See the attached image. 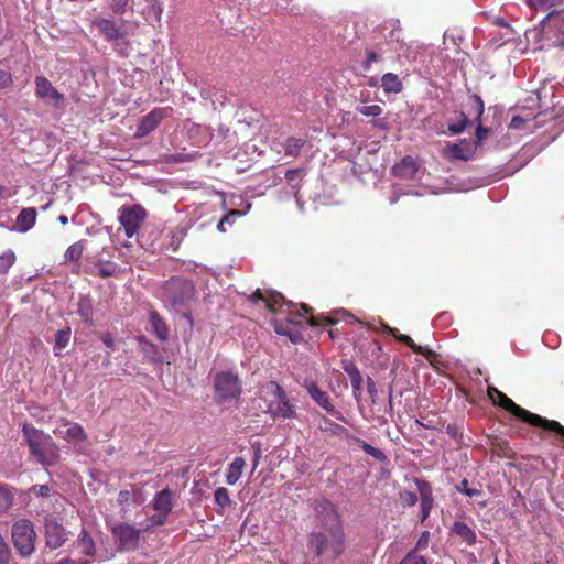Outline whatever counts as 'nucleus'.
<instances>
[{
  "label": "nucleus",
  "instance_id": "obj_32",
  "mask_svg": "<svg viewBox=\"0 0 564 564\" xmlns=\"http://www.w3.org/2000/svg\"><path fill=\"white\" fill-rule=\"evenodd\" d=\"M528 7L533 11L556 12V8L564 3V0H525Z\"/></svg>",
  "mask_w": 564,
  "mask_h": 564
},
{
  "label": "nucleus",
  "instance_id": "obj_1",
  "mask_svg": "<svg viewBox=\"0 0 564 564\" xmlns=\"http://www.w3.org/2000/svg\"><path fill=\"white\" fill-rule=\"evenodd\" d=\"M326 522L319 532L311 533L307 546L316 556H325L335 560L340 556L345 550V534L334 505H328Z\"/></svg>",
  "mask_w": 564,
  "mask_h": 564
},
{
  "label": "nucleus",
  "instance_id": "obj_19",
  "mask_svg": "<svg viewBox=\"0 0 564 564\" xmlns=\"http://www.w3.org/2000/svg\"><path fill=\"white\" fill-rule=\"evenodd\" d=\"M173 498L174 492L171 489L165 488L155 494L151 501V506L156 512L170 514L173 509Z\"/></svg>",
  "mask_w": 564,
  "mask_h": 564
},
{
  "label": "nucleus",
  "instance_id": "obj_49",
  "mask_svg": "<svg viewBox=\"0 0 564 564\" xmlns=\"http://www.w3.org/2000/svg\"><path fill=\"white\" fill-rule=\"evenodd\" d=\"M457 490L469 498L479 496L481 494V491L477 488H469L467 479H463L460 481V484L457 486Z\"/></svg>",
  "mask_w": 564,
  "mask_h": 564
},
{
  "label": "nucleus",
  "instance_id": "obj_20",
  "mask_svg": "<svg viewBox=\"0 0 564 564\" xmlns=\"http://www.w3.org/2000/svg\"><path fill=\"white\" fill-rule=\"evenodd\" d=\"M471 99L474 100L475 106H476V113H477L476 120L478 121V126H477L476 133H475V138H476L475 145L479 147L482 144L484 140L488 137L490 130L488 128H485L480 123L481 117L485 111V105H484L482 99L478 95H473Z\"/></svg>",
  "mask_w": 564,
  "mask_h": 564
},
{
  "label": "nucleus",
  "instance_id": "obj_5",
  "mask_svg": "<svg viewBox=\"0 0 564 564\" xmlns=\"http://www.w3.org/2000/svg\"><path fill=\"white\" fill-rule=\"evenodd\" d=\"M36 533L28 519L18 520L12 527V542L22 556L31 555L35 550Z\"/></svg>",
  "mask_w": 564,
  "mask_h": 564
},
{
  "label": "nucleus",
  "instance_id": "obj_31",
  "mask_svg": "<svg viewBox=\"0 0 564 564\" xmlns=\"http://www.w3.org/2000/svg\"><path fill=\"white\" fill-rule=\"evenodd\" d=\"M381 86L384 93H401L403 89V84L399 76L394 73H386L381 77Z\"/></svg>",
  "mask_w": 564,
  "mask_h": 564
},
{
  "label": "nucleus",
  "instance_id": "obj_50",
  "mask_svg": "<svg viewBox=\"0 0 564 564\" xmlns=\"http://www.w3.org/2000/svg\"><path fill=\"white\" fill-rule=\"evenodd\" d=\"M52 487L48 485H33L29 492L36 496V497H48L51 494Z\"/></svg>",
  "mask_w": 564,
  "mask_h": 564
},
{
  "label": "nucleus",
  "instance_id": "obj_54",
  "mask_svg": "<svg viewBox=\"0 0 564 564\" xmlns=\"http://www.w3.org/2000/svg\"><path fill=\"white\" fill-rule=\"evenodd\" d=\"M167 516L166 513H163V512H156L155 514H153L151 518H150V522L151 524L148 525L145 528V530H150L151 527H160V525H163L165 524L166 522V519H167Z\"/></svg>",
  "mask_w": 564,
  "mask_h": 564
},
{
  "label": "nucleus",
  "instance_id": "obj_57",
  "mask_svg": "<svg viewBox=\"0 0 564 564\" xmlns=\"http://www.w3.org/2000/svg\"><path fill=\"white\" fill-rule=\"evenodd\" d=\"M446 433L453 438V440H459L463 436L462 429L458 426V424L453 423L448 424L446 426Z\"/></svg>",
  "mask_w": 564,
  "mask_h": 564
},
{
  "label": "nucleus",
  "instance_id": "obj_6",
  "mask_svg": "<svg viewBox=\"0 0 564 564\" xmlns=\"http://www.w3.org/2000/svg\"><path fill=\"white\" fill-rule=\"evenodd\" d=\"M163 297L173 306L185 305L194 295V285L183 278H171L163 286Z\"/></svg>",
  "mask_w": 564,
  "mask_h": 564
},
{
  "label": "nucleus",
  "instance_id": "obj_48",
  "mask_svg": "<svg viewBox=\"0 0 564 564\" xmlns=\"http://www.w3.org/2000/svg\"><path fill=\"white\" fill-rule=\"evenodd\" d=\"M400 564H426V560L416 550L410 551Z\"/></svg>",
  "mask_w": 564,
  "mask_h": 564
},
{
  "label": "nucleus",
  "instance_id": "obj_18",
  "mask_svg": "<svg viewBox=\"0 0 564 564\" xmlns=\"http://www.w3.org/2000/svg\"><path fill=\"white\" fill-rule=\"evenodd\" d=\"M250 301L253 303L259 301L264 302L265 307L272 313L279 312L280 308L285 304V301L281 294H265L259 289L250 295Z\"/></svg>",
  "mask_w": 564,
  "mask_h": 564
},
{
  "label": "nucleus",
  "instance_id": "obj_38",
  "mask_svg": "<svg viewBox=\"0 0 564 564\" xmlns=\"http://www.w3.org/2000/svg\"><path fill=\"white\" fill-rule=\"evenodd\" d=\"M351 441L358 444L365 451V453L376 458L377 460L384 462L387 459L386 454L381 449L373 447L372 445L362 441L361 438L352 436Z\"/></svg>",
  "mask_w": 564,
  "mask_h": 564
},
{
  "label": "nucleus",
  "instance_id": "obj_28",
  "mask_svg": "<svg viewBox=\"0 0 564 564\" xmlns=\"http://www.w3.org/2000/svg\"><path fill=\"white\" fill-rule=\"evenodd\" d=\"M490 451L494 455L500 458H511L513 456V451L509 446V443L505 440H501L497 436L490 440Z\"/></svg>",
  "mask_w": 564,
  "mask_h": 564
},
{
  "label": "nucleus",
  "instance_id": "obj_58",
  "mask_svg": "<svg viewBox=\"0 0 564 564\" xmlns=\"http://www.w3.org/2000/svg\"><path fill=\"white\" fill-rule=\"evenodd\" d=\"M308 324L311 326H318V325H322V324H325V325H330V324H334L335 321L330 317H327V316H323V317H314V316H311L308 319H307Z\"/></svg>",
  "mask_w": 564,
  "mask_h": 564
},
{
  "label": "nucleus",
  "instance_id": "obj_63",
  "mask_svg": "<svg viewBox=\"0 0 564 564\" xmlns=\"http://www.w3.org/2000/svg\"><path fill=\"white\" fill-rule=\"evenodd\" d=\"M91 563H93V561L88 560V558L80 560V561L76 562L69 557H66V558H62L61 561L56 562L55 564H91Z\"/></svg>",
  "mask_w": 564,
  "mask_h": 564
},
{
  "label": "nucleus",
  "instance_id": "obj_59",
  "mask_svg": "<svg viewBox=\"0 0 564 564\" xmlns=\"http://www.w3.org/2000/svg\"><path fill=\"white\" fill-rule=\"evenodd\" d=\"M12 85V76L9 72L0 69V89Z\"/></svg>",
  "mask_w": 564,
  "mask_h": 564
},
{
  "label": "nucleus",
  "instance_id": "obj_61",
  "mask_svg": "<svg viewBox=\"0 0 564 564\" xmlns=\"http://www.w3.org/2000/svg\"><path fill=\"white\" fill-rule=\"evenodd\" d=\"M367 391L371 398V402L375 403L377 397V388L375 381L370 377L367 379Z\"/></svg>",
  "mask_w": 564,
  "mask_h": 564
},
{
  "label": "nucleus",
  "instance_id": "obj_26",
  "mask_svg": "<svg viewBox=\"0 0 564 564\" xmlns=\"http://www.w3.org/2000/svg\"><path fill=\"white\" fill-rule=\"evenodd\" d=\"M77 314L87 326H94V307L89 296H82L77 302Z\"/></svg>",
  "mask_w": 564,
  "mask_h": 564
},
{
  "label": "nucleus",
  "instance_id": "obj_9",
  "mask_svg": "<svg viewBox=\"0 0 564 564\" xmlns=\"http://www.w3.org/2000/svg\"><path fill=\"white\" fill-rule=\"evenodd\" d=\"M274 400L269 405V412L273 417L292 419L295 417V408L289 400L283 388L275 381L269 383Z\"/></svg>",
  "mask_w": 564,
  "mask_h": 564
},
{
  "label": "nucleus",
  "instance_id": "obj_45",
  "mask_svg": "<svg viewBox=\"0 0 564 564\" xmlns=\"http://www.w3.org/2000/svg\"><path fill=\"white\" fill-rule=\"evenodd\" d=\"M399 499L403 507H413L419 500L415 492L406 489L399 491Z\"/></svg>",
  "mask_w": 564,
  "mask_h": 564
},
{
  "label": "nucleus",
  "instance_id": "obj_27",
  "mask_svg": "<svg viewBox=\"0 0 564 564\" xmlns=\"http://www.w3.org/2000/svg\"><path fill=\"white\" fill-rule=\"evenodd\" d=\"M452 532L457 534L468 545H474L477 541L476 533L465 522L456 521L452 527Z\"/></svg>",
  "mask_w": 564,
  "mask_h": 564
},
{
  "label": "nucleus",
  "instance_id": "obj_55",
  "mask_svg": "<svg viewBox=\"0 0 564 564\" xmlns=\"http://www.w3.org/2000/svg\"><path fill=\"white\" fill-rule=\"evenodd\" d=\"M305 174V171L303 169H290L285 172V180L289 183H293L296 180H301Z\"/></svg>",
  "mask_w": 564,
  "mask_h": 564
},
{
  "label": "nucleus",
  "instance_id": "obj_36",
  "mask_svg": "<svg viewBox=\"0 0 564 564\" xmlns=\"http://www.w3.org/2000/svg\"><path fill=\"white\" fill-rule=\"evenodd\" d=\"M84 249V241H77L70 245L65 251V261L75 262L76 267L79 268V259L83 256Z\"/></svg>",
  "mask_w": 564,
  "mask_h": 564
},
{
  "label": "nucleus",
  "instance_id": "obj_17",
  "mask_svg": "<svg viewBox=\"0 0 564 564\" xmlns=\"http://www.w3.org/2000/svg\"><path fill=\"white\" fill-rule=\"evenodd\" d=\"M415 485L420 494L421 500V522H424L431 513L434 506L433 490L430 482L421 479H415Z\"/></svg>",
  "mask_w": 564,
  "mask_h": 564
},
{
  "label": "nucleus",
  "instance_id": "obj_11",
  "mask_svg": "<svg viewBox=\"0 0 564 564\" xmlns=\"http://www.w3.org/2000/svg\"><path fill=\"white\" fill-rule=\"evenodd\" d=\"M173 113L172 107L154 108L148 115L141 118L137 131L135 138L141 139L153 132L161 122L171 117Z\"/></svg>",
  "mask_w": 564,
  "mask_h": 564
},
{
  "label": "nucleus",
  "instance_id": "obj_23",
  "mask_svg": "<svg viewBox=\"0 0 564 564\" xmlns=\"http://www.w3.org/2000/svg\"><path fill=\"white\" fill-rule=\"evenodd\" d=\"M37 213L34 207L23 208L15 219V228L20 232L30 230L36 221Z\"/></svg>",
  "mask_w": 564,
  "mask_h": 564
},
{
  "label": "nucleus",
  "instance_id": "obj_22",
  "mask_svg": "<svg viewBox=\"0 0 564 564\" xmlns=\"http://www.w3.org/2000/svg\"><path fill=\"white\" fill-rule=\"evenodd\" d=\"M149 321L152 328V333L161 340L165 341L169 339L170 329L164 321V318L160 315V313L155 310H151L149 312Z\"/></svg>",
  "mask_w": 564,
  "mask_h": 564
},
{
  "label": "nucleus",
  "instance_id": "obj_15",
  "mask_svg": "<svg viewBox=\"0 0 564 564\" xmlns=\"http://www.w3.org/2000/svg\"><path fill=\"white\" fill-rule=\"evenodd\" d=\"M93 25L102 34L108 42H117L127 35L122 25L107 18H96Z\"/></svg>",
  "mask_w": 564,
  "mask_h": 564
},
{
  "label": "nucleus",
  "instance_id": "obj_34",
  "mask_svg": "<svg viewBox=\"0 0 564 564\" xmlns=\"http://www.w3.org/2000/svg\"><path fill=\"white\" fill-rule=\"evenodd\" d=\"M306 140L304 138L289 137L284 142V153L288 156L297 158L301 154Z\"/></svg>",
  "mask_w": 564,
  "mask_h": 564
},
{
  "label": "nucleus",
  "instance_id": "obj_13",
  "mask_svg": "<svg viewBox=\"0 0 564 564\" xmlns=\"http://www.w3.org/2000/svg\"><path fill=\"white\" fill-rule=\"evenodd\" d=\"M45 543L51 550H56L64 545L68 539L65 527L59 523L55 518H45Z\"/></svg>",
  "mask_w": 564,
  "mask_h": 564
},
{
  "label": "nucleus",
  "instance_id": "obj_3",
  "mask_svg": "<svg viewBox=\"0 0 564 564\" xmlns=\"http://www.w3.org/2000/svg\"><path fill=\"white\" fill-rule=\"evenodd\" d=\"M22 433L31 455L37 463L44 467H51L59 462V448L48 434L30 423L22 425Z\"/></svg>",
  "mask_w": 564,
  "mask_h": 564
},
{
  "label": "nucleus",
  "instance_id": "obj_35",
  "mask_svg": "<svg viewBox=\"0 0 564 564\" xmlns=\"http://www.w3.org/2000/svg\"><path fill=\"white\" fill-rule=\"evenodd\" d=\"M14 492L12 487L0 484V514L7 512L13 503Z\"/></svg>",
  "mask_w": 564,
  "mask_h": 564
},
{
  "label": "nucleus",
  "instance_id": "obj_53",
  "mask_svg": "<svg viewBox=\"0 0 564 564\" xmlns=\"http://www.w3.org/2000/svg\"><path fill=\"white\" fill-rule=\"evenodd\" d=\"M378 61H380V55L373 50H367L366 59L362 63L364 69L369 70L371 65Z\"/></svg>",
  "mask_w": 564,
  "mask_h": 564
},
{
  "label": "nucleus",
  "instance_id": "obj_56",
  "mask_svg": "<svg viewBox=\"0 0 564 564\" xmlns=\"http://www.w3.org/2000/svg\"><path fill=\"white\" fill-rule=\"evenodd\" d=\"M240 215H241V212H239V210H236V209L230 210L225 216H223V218L220 219V221L217 225V229L220 232H225L226 228H224V223H230V219L232 217H237V216H240Z\"/></svg>",
  "mask_w": 564,
  "mask_h": 564
},
{
  "label": "nucleus",
  "instance_id": "obj_24",
  "mask_svg": "<svg viewBox=\"0 0 564 564\" xmlns=\"http://www.w3.org/2000/svg\"><path fill=\"white\" fill-rule=\"evenodd\" d=\"M76 547L78 549L82 555L88 557H95L96 555V544L93 536L88 533L86 529H82L76 542Z\"/></svg>",
  "mask_w": 564,
  "mask_h": 564
},
{
  "label": "nucleus",
  "instance_id": "obj_46",
  "mask_svg": "<svg viewBox=\"0 0 564 564\" xmlns=\"http://www.w3.org/2000/svg\"><path fill=\"white\" fill-rule=\"evenodd\" d=\"M214 498L215 502L221 508L227 507L231 502L229 492L225 487L217 488L216 491L214 492Z\"/></svg>",
  "mask_w": 564,
  "mask_h": 564
},
{
  "label": "nucleus",
  "instance_id": "obj_40",
  "mask_svg": "<svg viewBox=\"0 0 564 564\" xmlns=\"http://www.w3.org/2000/svg\"><path fill=\"white\" fill-rule=\"evenodd\" d=\"M64 437L67 441L84 442L87 440V434L80 424L72 423L70 426L66 430Z\"/></svg>",
  "mask_w": 564,
  "mask_h": 564
},
{
  "label": "nucleus",
  "instance_id": "obj_21",
  "mask_svg": "<svg viewBox=\"0 0 564 564\" xmlns=\"http://www.w3.org/2000/svg\"><path fill=\"white\" fill-rule=\"evenodd\" d=\"M447 152L452 159L468 161L473 158L475 149L466 139H462L459 143L448 144Z\"/></svg>",
  "mask_w": 564,
  "mask_h": 564
},
{
  "label": "nucleus",
  "instance_id": "obj_25",
  "mask_svg": "<svg viewBox=\"0 0 564 564\" xmlns=\"http://www.w3.org/2000/svg\"><path fill=\"white\" fill-rule=\"evenodd\" d=\"M416 164L412 156H404L399 163L394 164L392 172L395 176L402 178H411L416 173Z\"/></svg>",
  "mask_w": 564,
  "mask_h": 564
},
{
  "label": "nucleus",
  "instance_id": "obj_8",
  "mask_svg": "<svg viewBox=\"0 0 564 564\" xmlns=\"http://www.w3.org/2000/svg\"><path fill=\"white\" fill-rule=\"evenodd\" d=\"M110 532L116 540L118 551L133 552L139 549L141 530L134 525L119 522L110 528Z\"/></svg>",
  "mask_w": 564,
  "mask_h": 564
},
{
  "label": "nucleus",
  "instance_id": "obj_43",
  "mask_svg": "<svg viewBox=\"0 0 564 564\" xmlns=\"http://www.w3.org/2000/svg\"><path fill=\"white\" fill-rule=\"evenodd\" d=\"M130 501H133L137 505L140 503V501L137 499V494L135 492H133L131 490H128V489L120 490L119 494H118L117 502L121 507V510L123 512H126V506Z\"/></svg>",
  "mask_w": 564,
  "mask_h": 564
},
{
  "label": "nucleus",
  "instance_id": "obj_16",
  "mask_svg": "<svg viewBox=\"0 0 564 564\" xmlns=\"http://www.w3.org/2000/svg\"><path fill=\"white\" fill-rule=\"evenodd\" d=\"M301 321L288 316L285 321L275 319L273 322L274 330L279 335L286 336L293 344L303 341V334L299 329Z\"/></svg>",
  "mask_w": 564,
  "mask_h": 564
},
{
  "label": "nucleus",
  "instance_id": "obj_64",
  "mask_svg": "<svg viewBox=\"0 0 564 564\" xmlns=\"http://www.w3.org/2000/svg\"><path fill=\"white\" fill-rule=\"evenodd\" d=\"M361 383L362 381L351 382L354 397L358 400L361 395Z\"/></svg>",
  "mask_w": 564,
  "mask_h": 564
},
{
  "label": "nucleus",
  "instance_id": "obj_47",
  "mask_svg": "<svg viewBox=\"0 0 564 564\" xmlns=\"http://www.w3.org/2000/svg\"><path fill=\"white\" fill-rule=\"evenodd\" d=\"M356 110L366 117H379L382 113V108L379 105L359 106Z\"/></svg>",
  "mask_w": 564,
  "mask_h": 564
},
{
  "label": "nucleus",
  "instance_id": "obj_2",
  "mask_svg": "<svg viewBox=\"0 0 564 564\" xmlns=\"http://www.w3.org/2000/svg\"><path fill=\"white\" fill-rule=\"evenodd\" d=\"M488 397L494 404L499 405L517 419L535 427H541L544 431L556 433L560 437L564 438V426L554 420H549L539 414L531 413L530 411L516 404L509 397L495 387L488 388Z\"/></svg>",
  "mask_w": 564,
  "mask_h": 564
},
{
  "label": "nucleus",
  "instance_id": "obj_44",
  "mask_svg": "<svg viewBox=\"0 0 564 564\" xmlns=\"http://www.w3.org/2000/svg\"><path fill=\"white\" fill-rule=\"evenodd\" d=\"M468 124H469V119L467 118V116L464 112H459L458 121L448 123V131L452 134H458V133H462Z\"/></svg>",
  "mask_w": 564,
  "mask_h": 564
},
{
  "label": "nucleus",
  "instance_id": "obj_10",
  "mask_svg": "<svg viewBox=\"0 0 564 564\" xmlns=\"http://www.w3.org/2000/svg\"><path fill=\"white\" fill-rule=\"evenodd\" d=\"M303 388L306 390L307 394L311 397V399L321 406L324 411H326L328 414L335 416L337 420L345 422V416L343 413L338 410H336L335 405L333 404L329 394L322 390L317 382L312 379H305L303 382Z\"/></svg>",
  "mask_w": 564,
  "mask_h": 564
},
{
  "label": "nucleus",
  "instance_id": "obj_29",
  "mask_svg": "<svg viewBox=\"0 0 564 564\" xmlns=\"http://www.w3.org/2000/svg\"><path fill=\"white\" fill-rule=\"evenodd\" d=\"M246 467V460L242 457H236L229 465L226 474V481L228 485H235L241 477L242 470Z\"/></svg>",
  "mask_w": 564,
  "mask_h": 564
},
{
  "label": "nucleus",
  "instance_id": "obj_4",
  "mask_svg": "<svg viewBox=\"0 0 564 564\" xmlns=\"http://www.w3.org/2000/svg\"><path fill=\"white\" fill-rule=\"evenodd\" d=\"M213 390L217 404L237 401L242 394V381L237 372L218 371L213 377Z\"/></svg>",
  "mask_w": 564,
  "mask_h": 564
},
{
  "label": "nucleus",
  "instance_id": "obj_39",
  "mask_svg": "<svg viewBox=\"0 0 564 564\" xmlns=\"http://www.w3.org/2000/svg\"><path fill=\"white\" fill-rule=\"evenodd\" d=\"M199 158L198 152H176L172 154L164 155L165 163H181V162H192L195 159Z\"/></svg>",
  "mask_w": 564,
  "mask_h": 564
},
{
  "label": "nucleus",
  "instance_id": "obj_42",
  "mask_svg": "<svg viewBox=\"0 0 564 564\" xmlns=\"http://www.w3.org/2000/svg\"><path fill=\"white\" fill-rule=\"evenodd\" d=\"M17 257L15 253L8 249L3 253L0 254V274H7L12 265L15 263Z\"/></svg>",
  "mask_w": 564,
  "mask_h": 564
},
{
  "label": "nucleus",
  "instance_id": "obj_51",
  "mask_svg": "<svg viewBox=\"0 0 564 564\" xmlns=\"http://www.w3.org/2000/svg\"><path fill=\"white\" fill-rule=\"evenodd\" d=\"M129 0H110L109 8L115 14H123L127 10Z\"/></svg>",
  "mask_w": 564,
  "mask_h": 564
},
{
  "label": "nucleus",
  "instance_id": "obj_52",
  "mask_svg": "<svg viewBox=\"0 0 564 564\" xmlns=\"http://www.w3.org/2000/svg\"><path fill=\"white\" fill-rule=\"evenodd\" d=\"M163 10H164V6L161 0H151L150 1V12L155 17L156 21L161 20Z\"/></svg>",
  "mask_w": 564,
  "mask_h": 564
},
{
  "label": "nucleus",
  "instance_id": "obj_7",
  "mask_svg": "<svg viewBox=\"0 0 564 564\" xmlns=\"http://www.w3.org/2000/svg\"><path fill=\"white\" fill-rule=\"evenodd\" d=\"M148 217V212L142 205H124L119 209L118 220L123 227L128 238L134 237Z\"/></svg>",
  "mask_w": 564,
  "mask_h": 564
},
{
  "label": "nucleus",
  "instance_id": "obj_30",
  "mask_svg": "<svg viewBox=\"0 0 564 564\" xmlns=\"http://www.w3.org/2000/svg\"><path fill=\"white\" fill-rule=\"evenodd\" d=\"M322 421L324 423V426H321V431L330 433L332 435L351 440L352 435L343 425L332 421L330 419L324 415L322 416Z\"/></svg>",
  "mask_w": 564,
  "mask_h": 564
},
{
  "label": "nucleus",
  "instance_id": "obj_37",
  "mask_svg": "<svg viewBox=\"0 0 564 564\" xmlns=\"http://www.w3.org/2000/svg\"><path fill=\"white\" fill-rule=\"evenodd\" d=\"M95 268H96V271L93 272V274L97 275L99 278H104V279L116 275V273L118 271L117 263H115L112 261L99 262L96 264Z\"/></svg>",
  "mask_w": 564,
  "mask_h": 564
},
{
  "label": "nucleus",
  "instance_id": "obj_12",
  "mask_svg": "<svg viewBox=\"0 0 564 564\" xmlns=\"http://www.w3.org/2000/svg\"><path fill=\"white\" fill-rule=\"evenodd\" d=\"M543 33L553 46H564V12H550L544 22Z\"/></svg>",
  "mask_w": 564,
  "mask_h": 564
},
{
  "label": "nucleus",
  "instance_id": "obj_33",
  "mask_svg": "<svg viewBox=\"0 0 564 564\" xmlns=\"http://www.w3.org/2000/svg\"><path fill=\"white\" fill-rule=\"evenodd\" d=\"M397 340L406 345L413 352L422 355L427 359L434 356L433 350H431L429 347L415 344L409 335L400 334L397 336Z\"/></svg>",
  "mask_w": 564,
  "mask_h": 564
},
{
  "label": "nucleus",
  "instance_id": "obj_14",
  "mask_svg": "<svg viewBox=\"0 0 564 564\" xmlns=\"http://www.w3.org/2000/svg\"><path fill=\"white\" fill-rule=\"evenodd\" d=\"M35 95L46 104L56 108L61 107L64 102L63 94H61L44 76H37L35 78Z\"/></svg>",
  "mask_w": 564,
  "mask_h": 564
},
{
  "label": "nucleus",
  "instance_id": "obj_62",
  "mask_svg": "<svg viewBox=\"0 0 564 564\" xmlns=\"http://www.w3.org/2000/svg\"><path fill=\"white\" fill-rule=\"evenodd\" d=\"M100 339L109 348L115 346L113 337L109 332L101 333Z\"/></svg>",
  "mask_w": 564,
  "mask_h": 564
},
{
  "label": "nucleus",
  "instance_id": "obj_41",
  "mask_svg": "<svg viewBox=\"0 0 564 564\" xmlns=\"http://www.w3.org/2000/svg\"><path fill=\"white\" fill-rule=\"evenodd\" d=\"M70 339V328L67 327L66 329H59L55 334V346H54V354L55 356H59V350L64 349Z\"/></svg>",
  "mask_w": 564,
  "mask_h": 564
},
{
  "label": "nucleus",
  "instance_id": "obj_60",
  "mask_svg": "<svg viewBox=\"0 0 564 564\" xmlns=\"http://www.w3.org/2000/svg\"><path fill=\"white\" fill-rule=\"evenodd\" d=\"M343 370L349 378L359 371L358 367L350 360H343Z\"/></svg>",
  "mask_w": 564,
  "mask_h": 564
}]
</instances>
